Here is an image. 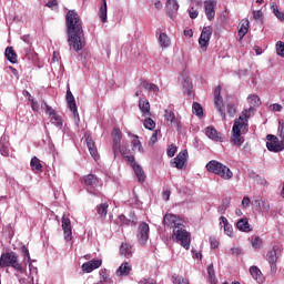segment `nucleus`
I'll return each mask as SVG.
<instances>
[{"mask_svg":"<svg viewBox=\"0 0 284 284\" xmlns=\"http://www.w3.org/2000/svg\"><path fill=\"white\" fill-rule=\"evenodd\" d=\"M65 21L70 48L75 52L83 50V48H85V34L83 33V22L81 21L79 13L74 10L69 11Z\"/></svg>","mask_w":284,"mask_h":284,"instance_id":"1","label":"nucleus"},{"mask_svg":"<svg viewBox=\"0 0 284 284\" xmlns=\"http://www.w3.org/2000/svg\"><path fill=\"white\" fill-rule=\"evenodd\" d=\"M252 112H254V108L245 109L239 116V119L234 121L232 128L231 143H233V145H236V148H241V145L245 143V138H243V134H247L248 132L247 121H250Z\"/></svg>","mask_w":284,"mask_h":284,"instance_id":"2","label":"nucleus"},{"mask_svg":"<svg viewBox=\"0 0 284 284\" xmlns=\"http://www.w3.org/2000/svg\"><path fill=\"white\" fill-rule=\"evenodd\" d=\"M206 170L207 172H212V174H216V176L224 179V181H230V179L234 176V173H232V170H230V168L216 160H211L206 164Z\"/></svg>","mask_w":284,"mask_h":284,"instance_id":"3","label":"nucleus"},{"mask_svg":"<svg viewBox=\"0 0 284 284\" xmlns=\"http://www.w3.org/2000/svg\"><path fill=\"white\" fill-rule=\"evenodd\" d=\"M82 183H84L89 194L93 196H101V190L103 187V180L99 179L94 174H88L82 178Z\"/></svg>","mask_w":284,"mask_h":284,"instance_id":"4","label":"nucleus"},{"mask_svg":"<svg viewBox=\"0 0 284 284\" xmlns=\"http://www.w3.org/2000/svg\"><path fill=\"white\" fill-rule=\"evenodd\" d=\"M0 267H13L18 272H26L23 264L19 263V256L14 252L2 253L0 256Z\"/></svg>","mask_w":284,"mask_h":284,"instance_id":"5","label":"nucleus"},{"mask_svg":"<svg viewBox=\"0 0 284 284\" xmlns=\"http://www.w3.org/2000/svg\"><path fill=\"white\" fill-rule=\"evenodd\" d=\"M122 156L131 164V168L139 181V183H145V171H143V168L136 163V160L134 159V155H125V151H121Z\"/></svg>","mask_w":284,"mask_h":284,"instance_id":"6","label":"nucleus"},{"mask_svg":"<svg viewBox=\"0 0 284 284\" xmlns=\"http://www.w3.org/2000/svg\"><path fill=\"white\" fill-rule=\"evenodd\" d=\"M178 229L173 230V236H175V241L184 247V250H190V243H192V239L190 237V233L185 231V229L181 226H176Z\"/></svg>","mask_w":284,"mask_h":284,"instance_id":"7","label":"nucleus"},{"mask_svg":"<svg viewBox=\"0 0 284 284\" xmlns=\"http://www.w3.org/2000/svg\"><path fill=\"white\" fill-rule=\"evenodd\" d=\"M266 148L268 152H283L284 150V140L278 138L276 135L268 134L266 135Z\"/></svg>","mask_w":284,"mask_h":284,"instance_id":"8","label":"nucleus"},{"mask_svg":"<svg viewBox=\"0 0 284 284\" xmlns=\"http://www.w3.org/2000/svg\"><path fill=\"white\" fill-rule=\"evenodd\" d=\"M42 109L45 114L49 115L51 123L55 125V128H63V119L61 115L57 114V111L52 109L47 101H42Z\"/></svg>","mask_w":284,"mask_h":284,"instance_id":"9","label":"nucleus"},{"mask_svg":"<svg viewBox=\"0 0 284 284\" xmlns=\"http://www.w3.org/2000/svg\"><path fill=\"white\" fill-rule=\"evenodd\" d=\"M111 136L113 139V152L114 154H119V152H125V156H128V150L121 149V139H123V133H121V130L118 128H114Z\"/></svg>","mask_w":284,"mask_h":284,"instance_id":"10","label":"nucleus"},{"mask_svg":"<svg viewBox=\"0 0 284 284\" xmlns=\"http://www.w3.org/2000/svg\"><path fill=\"white\" fill-rule=\"evenodd\" d=\"M150 239V225L145 222H142L138 227V241L140 245H145Z\"/></svg>","mask_w":284,"mask_h":284,"instance_id":"11","label":"nucleus"},{"mask_svg":"<svg viewBox=\"0 0 284 284\" xmlns=\"http://www.w3.org/2000/svg\"><path fill=\"white\" fill-rule=\"evenodd\" d=\"M187 150L181 151L172 161L171 168H176V170H183L187 163Z\"/></svg>","mask_w":284,"mask_h":284,"instance_id":"12","label":"nucleus"},{"mask_svg":"<svg viewBox=\"0 0 284 284\" xmlns=\"http://www.w3.org/2000/svg\"><path fill=\"white\" fill-rule=\"evenodd\" d=\"M210 39H212V27H204L199 39V44L202 50H207Z\"/></svg>","mask_w":284,"mask_h":284,"instance_id":"13","label":"nucleus"},{"mask_svg":"<svg viewBox=\"0 0 284 284\" xmlns=\"http://www.w3.org/2000/svg\"><path fill=\"white\" fill-rule=\"evenodd\" d=\"M214 104L222 119H225V105L223 104V98H221V87H216L214 90Z\"/></svg>","mask_w":284,"mask_h":284,"instance_id":"14","label":"nucleus"},{"mask_svg":"<svg viewBox=\"0 0 284 284\" xmlns=\"http://www.w3.org/2000/svg\"><path fill=\"white\" fill-rule=\"evenodd\" d=\"M61 223L64 234V241H67V243H70V241H72V222L70 221V217L63 215Z\"/></svg>","mask_w":284,"mask_h":284,"instance_id":"15","label":"nucleus"},{"mask_svg":"<svg viewBox=\"0 0 284 284\" xmlns=\"http://www.w3.org/2000/svg\"><path fill=\"white\" fill-rule=\"evenodd\" d=\"M164 120L166 121V123H170L178 129L181 128V118L176 116L172 109H166L164 111Z\"/></svg>","mask_w":284,"mask_h":284,"instance_id":"16","label":"nucleus"},{"mask_svg":"<svg viewBox=\"0 0 284 284\" xmlns=\"http://www.w3.org/2000/svg\"><path fill=\"white\" fill-rule=\"evenodd\" d=\"M103 265V260H91L82 264V272L85 274H91L94 270H99Z\"/></svg>","mask_w":284,"mask_h":284,"instance_id":"17","label":"nucleus"},{"mask_svg":"<svg viewBox=\"0 0 284 284\" xmlns=\"http://www.w3.org/2000/svg\"><path fill=\"white\" fill-rule=\"evenodd\" d=\"M215 8H216V0L204 1V10L209 21H212L214 17H216Z\"/></svg>","mask_w":284,"mask_h":284,"instance_id":"18","label":"nucleus"},{"mask_svg":"<svg viewBox=\"0 0 284 284\" xmlns=\"http://www.w3.org/2000/svg\"><path fill=\"white\" fill-rule=\"evenodd\" d=\"M205 135L211 139V141L223 143V135L216 131L214 126H207L205 129Z\"/></svg>","mask_w":284,"mask_h":284,"instance_id":"19","label":"nucleus"},{"mask_svg":"<svg viewBox=\"0 0 284 284\" xmlns=\"http://www.w3.org/2000/svg\"><path fill=\"white\" fill-rule=\"evenodd\" d=\"M67 103L69 110L73 113L74 116H79V110L77 109V100H74V95L72 91H67Z\"/></svg>","mask_w":284,"mask_h":284,"instance_id":"20","label":"nucleus"},{"mask_svg":"<svg viewBox=\"0 0 284 284\" xmlns=\"http://www.w3.org/2000/svg\"><path fill=\"white\" fill-rule=\"evenodd\" d=\"M166 12L169 14V17H174V14H176V12H179V1L178 0H166Z\"/></svg>","mask_w":284,"mask_h":284,"instance_id":"21","label":"nucleus"},{"mask_svg":"<svg viewBox=\"0 0 284 284\" xmlns=\"http://www.w3.org/2000/svg\"><path fill=\"white\" fill-rule=\"evenodd\" d=\"M280 247L278 245H274L273 250L267 253V261L271 265V270H274L276 266V261H278V256L276 255V252H278Z\"/></svg>","mask_w":284,"mask_h":284,"instance_id":"22","label":"nucleus"},{"mask_svg":"<svg viewBox=\"0 0 284 284\" xmlns=\"http://www.w3.org/2000/svg\"><path fill=\"white\" fill-rule=\"evenodd\" d=\"M255 204L257 205V212H262V214H270V202L267 200H255Z\"/></svg>","mask_w":284,"mask_h":284,"instance_id":"23","label":"nucleus"},{"mask_svg":"<svg viewBox=\"0 0 284 284\" xmlns=\"http://www.w3.org/2000/svg\"><path fill=\"white\" fill-rule=\"evenodd\" d=\"M30 168L36 174H41V172H43V163L37 156L31 159Z\"/></svg>","mask_w":284,"mask_h":284,"instance_id":"24","label":"nucleus"},{"mask_svg":"<svg viewBox=\"0 0 284 284\" xmlns=\"http://www.w3.org/2000/svg\"><path fill=\"white\" fill-rule=\"evenodd\" d=\"M139 109L142 112V116H152V113H150V101L148 99H140Z\"/></svg>","mask_w":284,"mask_h":284,"instance_id":"25","label":"nucleus"},{"mask_svg":"<svg viewBox=\"0 0 284 284\" xmlns=\"http://www.w3.org/2000/svg\"><path fill=\"white\" fill-rule=\"evenodd\" d=\"M131 272H132V264H130L129 262H124L116 270V276H129Z\"/></svg>","mask_w":284,"mask_h":284,"instance_id":"26","label":"nucleus"},{"mask_svg":"<svg viewBox=\"0 0 284 284\" xmlns=\"http://www.w3.org/2000/svg\"><path fill=\"white\" fill-rule=\"evenodd\" d=\"M250 274L257 283H263V281H265V277H263V273L258 266H251Z\"/></svg>","mask_w":284,"mask_h":284,"instance_id":"27","label":"nucleus"},{"mask_svg":"<svg viewBox=\"0 0 284 284\" xmlns=\"http://www.w3.org/2000/svg\"><path fill=\"white\" fill-rule=\"evenodd\" d=\"M163 223L164 225H174L175 229L181 227V224L179 223V217L174 214H165Z\"/></svg>","mask_w":284,"mask_h":284,"instance_id":"28","label":"nucleus"},{"mask_svg":"<svg viewBox=\"0 0 284 284\" xmlns=\"http://www.w3.org/2000/svg\"><path fill=\"white\" fill-rule=\"evenodd\" d=\"M220 225H224V233L226 236H234V229L232 227V224L227 221V217L221 216L220 217Z\"/></svg>","mask_w":284,"mask_h":284,"instance_id":"29","label":"nucleus"},{"mask_svg":"<svg viewBox=\"0 0 284 284\" xmlns=\"http://www.w3.org/2000/svg\"><path fill=\"white\" fill-rule=\"evenodd\" d=\"M131 145H132V150L136 151L140 154H143V152H145V150L143 149V145L141 144V140H139V135H132L131 136Z\"/></svg>","mask_w":284,"mask_h":284,"instance_id":"30","label":"nucleus"},{"mask_svg":"<svg viewBox=\"0 0 284 284\" xmlns=\"http://www.w3.org/2000/svg\"><path fill=\"white\" fill-rule=\"evenodd\" d=\"M158 41L161 45V48H170V45H172V40L170 39V36H168V33H160Z\"/></svg>","mask_w":284,"mask_h":284,"instance_id":"31","label":"nucleus"},{"mask_svg":"<svg viewBox=\"0 0 284 284\" xmlns=\"http://www.w3.org/2000/svg\"><path fill=\"white\" fill-rule=\"evenodd\" d=\"M120 254L125 258H132V245L128 243H122L120 246Z\"/></svg>","mask_w":284,"mask_h":284,"instance_id":"32","label":"nucleus"},{"mask_svg":"<svg viewBox=\"0 0 284 284\" xmlns=\"http://www.w3.org/2000/svg\"><path fill=\"white\" fill-rule=\"evenodd\" d=\"M247 32H250V20L244 19L240 23L239 37L243 39Z\"/></svg>","mask_w":284,"mask_h":284,"instance_id":"33","label":"nucleus"},{"mask_svg":"<svg viewBox=\"0 0 284 284\" xmlns=\"http://www.w3.org/2000/svg\"><path fill=\"white\" fill-rule=\"evenodd\" d=\"M23 54L28 61H39V54L34 52V49L32 47H29L23 50Z\"/></svg>","mask_w":284,"mask_h":284,"instance_id":"34","label":"nucleus"},{"mask_svg":"<svg viewBox=\"0 0 284 284\" xmlns=\"http://www.w3.org/2000/svg\"><path fill=\"white\" fill-rule=\"evenodd\" d=\"M99 17H100L102 23L108 22V2L105 0H103L102 4L100 7Z\"/></svg>","mask_w":284,"mask_h":284,"instance_id":"35","label":"nucleus"},{"mask_svg":"<svg viewBox=\"0 0 284 284\" xmlns=\"http://www.w3.org/2000/svg\"><path fill=\"white\" fill-rule=\"evenodd\" d=\"M100 284H112V277L105 268L100 270Z\"/></svg>","mask_w":284,"mask_h":284,"instance_id":"36","label":"nucleus"},{"mask_svg":"<svg viewBox=\"0 0 284 284\" xmlns=\"http://www.w3.org/2000/svg\"><path fill=\"white\" fill-rule=\"evenodd\" d=\"M4 57L10 61V63H17V52L12 47H8L4 51Z\"/></svg>","mask_w":284,"mask_h":284,"instance_id":"37","label":"nucleus"},{"mask_svg":"<svg viewBox=\"0 0 284 284\" xmlns=\"http://www.w3.org/2000/svg\"><path fill=\"white\" fill-rule=\"evenodd\" d=\"M236 227L237 230H240L241 232H250V222L247 221V219H241L237 221L236 223Z\"/></svg>","mask_w":284,"mask_h":284,"instance_id":"38","label":"nucleus"},{"mask_svg":"<svg viewBox=\"0 0 284 284\" xmlns=\"http://www.w3.org/2000/svg\"><path fill=\"white\" fill-rule=\"evenodd\" d=\"M271 10L278 21H284V11L278 10V6L276 3H272Z\"/></svg>","mask_w":284,"mask_h":284,"instance_id":"39","label":"nucleus"},{"mask_svg":"<svg viewBox=\"0 0 284 284\" xmlns=\"http://www.w3.org/2000/svg\"><path fill=\"white\" fill-rule=\"evenodd\" d=\"M108 203H102L97 206V212L101 219H105L108 216Z\"/></svg>","mask_w":284,"mask_h":284,"instance_id":"40","label":"nucleus"},{"mask_svg":"<svg viewBox=\"0 0 284 284\" xmlns=\"http://www.w3.org/2000/svg\"><path fill=\"white\" fill-rule=\"evenodd\" d=\"M142 88H144V90H146L148 92H153L154 94H158V92L160 91L159 85L149 82H143Z\"/></svg>","mask_w":284,"mask_h":284,"instance_id":"41","label":"nucleus"},{"mask_svg":"<svg viewBox=\"0 0 284 284\" xmlns=\"http://www.w3.org/2000/svg\"><path fill=\"white\" fill-rule=\"evenodd\" d=\"M251 244L254 250H261V247H263V240L258 236L252 237Z\"/></svg>","mask_w":284,"mask_h":284,"instance_id":"42","label":"nucleus"},{"mask_svg":"<svg viewBox=\"0 0 284 284\" xmlns=\"http://www.w3.org/2000/svg\"><path fill=\"white\" fill-rule=\"evenodd\" d=\"M27 95L29 97V101L31 103V109L33 110V112H39V110H41L39 102L37 100H34L32 98V95L30 94V92H28V91H27Z\"/></svg>","mask_w":284,"mask_h":284,"instance_id":"43","label":"nucleus"},{"mask_svg":"<svg viewBox=\"0 0 284 284\" xmlns=\"http://www.w3.org/2000/svg\"><path fill=\"white\" fill-rule=\"evenodd\" d=\"M143 125L145 130H154V128H156V122H154L152 118H145L143 121Z\"/></svg>","mask_w":284,"mask_h":284,"instance_id":"44","label":"nucleus"},{"mask_svg":"<svg viewBox=\"0 0 284 284\" xmlns=\"http://www.w3.org/2000/svg\"><path fill=\"white\" fill-rule=\"evenodd\" d=\"M173 284H190V281L183 276L176 274L172 275Z\"/></svg>","mask_w":284,"mask_h":284,"instance_id":"45","label":"nucleus"},{"mask_svg":"<svg viewBox=\"0 0 284 284\" xmlns=\"http://www.w3.org/2000/svg\"><path fill=\"white\" fill-rule=\"evenodd\" d=\"M207 278H209V281H216V273L214 272L213 264H210L207 266Z\"/></svg>","mask_w":284,"mask_h":284,"instance_id":"46","label":"nucleus"},{"mask_svg":"<svg viewBox=\"0 0 284 284\" xmlns=\"http://www.w3.org/2000/svg\"><path fill=\"white\" fill-rule=\"evenodd\" d=\"M192 108H193V114H195L196 116H201L203 114V106H201L200 103L194 102Z\"/></svg>","mask_w":284,"mask_h":284,"instance_id":"47","label":"nucleus"},{"mask_svg":"<svg viewBox=\"0 0 284 284\" xmlns=\"http://www.w3.org/2000/svg\"><path fill=\"white\" fill-rule=\"evenodd\" d=\"M0 153L2 154V156H10V144H0Z\"/></svg>","mask_w":284,"mask_h":284,"instance_id":"48","label":"nucleus"},{"mask_svg":"<svg viewBox=\"0 0 284 284\" xmlns=\"http://www.w3.org/2000/svg\"><path fill=\"white\" fill-rule=\"evenodd\" d=\"M276 53L280 55V57H283L284 58V42L283 41H278L276 43Z\"/></svg>","mask_w":284,"mask_h":284,"instance_id":"49","label":"nucleus"},{"mask_svg":"<svg viewBox=\"0 0 284 284\" xmlns=\"http://www.w3.org/2000/svg\"><path fill=\"white\" fill-rule=\"evenodd\" d=\"M277 135L280 136V139H282L284 141V122H283V120H281L278 122Z\"/></svg>","mask_w":284,"mask_h":284,"instance_id":"50","label":"nucleus"},{"mask_svg":"<svg viewBox=\"0 0 284 284\" xmlns=\"http://www.w3.org/2000/svg\"><path fill=\"white\" fill-rule=\"evenodd\" d=\"M252 205V200H250V196H244L242 200V210H247Z\"/></svg>","mask_w":284,"mask_h":284,"instance_id":"51","label":"nucleus"},{"mask_svg":"<svg viewBox=\"0 0 284 284\" xmlns=\"http://www.w3.org/2000/svg\"><path fill=\"white\" fill-rule=\"evenodd\" d=\"M247 101L253 103V105H258L261 99H258V95H248Z\"/></svg>","mask_w":284,"mask_h":284,"instance_id":"52","label":"nucleus"},{"mask_svg":"<svg viewBox=\"0 0 284 284\" xmlns=\"http://www.w3.org/2000/svg\"><path fill=\"white\" fill-rule=\"evenodd\" d=\"M166 154H168V156H170V158L174 156V154H176V145L171 144V145L168 148Z\"/></svg>","mask_w":284,"mask_h":284,"instance_id":"53","label":"nucleus"},{"mask_svg":"<svg viewBox=\"0 0 284 284\" xmlns=\"http://www.w3.org/2000/svg\"><path fill=\"white\" fill-rule=\"evenodd\" d=\"M29 270H30L31 281H34V275L38 274V268L33 266L32 263H29Z\"/></svg>","mask_w":284,"mask_h":284,"instance_id":"54","label":"nucleus"},{"mask_svg":"<svg viewBox=\"0 0 284 284\" xmlns=\"http://www.w3.org/2000/svg\"><path fill=\"white\" fill-rule=\"evenodd\" d=\"M189 16L192 18V19H196V17H199V10L194 7H191L189 9Z\"/></svg>","mask_w":284,"mask_h":284,"instance_id":"55","label":"nucleus"},{"mask_svg":"<svg viewBox=\"0 0 284 284\" xmlns=\"http://www.w3.org/2000/svg\"><path fill=\"white\" fill-rule=\"evenodd\" d=\"M89 152L92 156V159H94V161H98L99 159V151L97 150V146H94L93 149H89Z\"/></svg>","mask_w":284,"mask_h":284,"instance_id":"56","label":"nucleus"},{"mask_svg":"<svg viewBox=\"0 0 284 284\" xmlns=\"http://www.w3.org/2000/svg\"><path fill=\"white\" fill-rule=\"evenodd\" d=\"M227 113L230 116H234L236 114V106L234 104H227Z\"/></svg>","mask_w":284,"mask_h":284,"instance_id":"57","label":"nucleus"},{"mask_svg":"<svg viewBox=\"0 0 284 284\" xmlns=\"http://www.w3.org/2000/svg\"><path fill=\"white\" fill-rule=\"evenodd\" d=\"M159 130L154 131L151 139H150V143L151 145H154V143H156V141H159Z\"/></svg>","mask_w":284,"mask_h":284,"instance_id":"58","label":"nucleus"},{"mask_svg":"<svg viewBox=\"0 0 284 284\" xmlns=\"http://www.w3.org/2000/svg\"><path fill=\"white\" fill-rule=\"evenodd\" d=\"M57 6H59V2L57 0H48L47 2L48 8H54Z\"/></svg>","mask_w":284,"mask_h":284,"instance_id":"59","label":"nucleus"},{"mask_svg":"<svg viewBox=\"0 0 284 284\" xmlns=\"http://www.w3.org/2000/svg\"><path fill=\"white\" fill-rule=\"evenodd\" d=\"M262 17H263V12L253 11V18L255 19V21H258V19H262Z\"/></svg>","mask_w":284,"mask_h":284,"instance_id":"60","label":"nucleus"},{"mask_svg":"<svg viewBox=\"0 0 284 284\" xmlns=\"http://www.w3.org/2000/svg\"><path fill=\"white\" fill-rule=\"evenodd\" d=\"M21 39L24 43H28V45L32 44V38H30V36H22Z\"/></svg>","mask_w":284,"mask_h":284,"instance_id":"61","label":"nucleus"},{"mask_svg":"<svg viewBox=\"0 0 284 284\" xmlns=\"http://www.w3.org/2000/svg\"><path fill=\"white\" fill-rule=\"evenodd\" d=\"M87 145H88L89 150L97 148V144H94V141H92V139H90V138L87 139Z\"/></svg>","mask_w":284,"mask_h":284,"instance_id":"62","label":"nucleus"},{"mask_svg":"<svg viewBox=\"0 0 284 284\" xmlns=\"http://www.w3.org/2000/svg\"><path fill=\"white\" fill-rule=\"evenodd\" d=\"M140 284H155V283H154V280L144 278V280L140 281Z\"/></svg>","mask_w":284,"mask_h":284,"instance_id":"63","label":"nucleus"},{"mask_svg":"<svg viewBox=\"0 0 284 284\" xmlns=\"http://www.w3.org/2000/svg\"><path fill=\"white\" fill-rule=\"evenodd\" d=\"M211 247L212 250H216L219 247V242L216 240H211Z\"/></svg>","mask_w":284,"mask_h":284,"instance_id":"64","label":"nucleus"}]
</instances>
